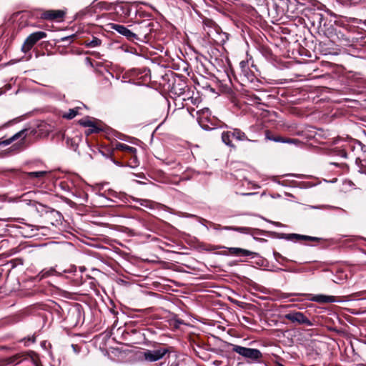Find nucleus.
<instances>
[{
    "label": "nucleus",
    "instance_id": "1",
    "mask_svg": "<svg viewBox=\"0 0 366 366\" xmlns=\"http://www.w3.org/2000/svg\"><path fill=\"white\" fill-rule=\"evenodd\" d=\"M232 351L239 354L248 362H258L262 357V354L258 349L249 348L237 345L231 344Z\"/></svg>",
    "mask_w": 366,
    "mask_h": 366
},
{
    "label": "nucleus",
    "instance_id": "2",
    "mask_svg": "<svg viewBox=\"0 0 366 366\" xmlns=\"http://www.w3.org/2000/svg\"><path fill=\"white\" fill-rule=\"evenodd\" d=\"M46 37V34L44 31H36L31 34L24 41L21 51L24 53L28 52L31 49L33 46L39 40Z\"/></svg>",
    "mask_w": 366,
    "mask_h": 366
},
{
    "label": "nucleus",
    "instance_id": "3",
    "mask_svg": "<svg viewBox=\"0 0 366 366\" xmlns=\"http://www.w3.org/2000/svg\"><path fill=\"white\" fill-rule=\"evenodd\" d=\"M168 352L169 350L166 347L153 350H147L142 353V357L145 361L153 362L161 360Z\"/></svg>",
    "mask_w": 366,
    "mask_h": 366
},
{
    "label": "nucleus",
    "instance_id": "4",
    "mask_svg": "<svg viewBox=\"0 0 366 366\" xmlns=\"http://www.w3.org/2000/svg\"><path fill=\"white\" fill-rule=\"evenodd\" d=\"M27 129H22L19 131V132L13 135L11 137L1 141L0 142V145L6 146L16 140H19V142L15 144L13 147H14L16 149H21L24 144V141L27 136Z\"/></svg>",
    "mask_w": 366,
    "mask_h": 366
},
{
    "label": "nucleus",
    "instance_id": "5",
    "mask_svg": "<svg viewBox=\"0 0 366 366\" xmlns=\"http://www.w3.org/2000/svg\"><path fill=\"white\" fill-rule=\"evenodd\" d=\"M305 295L307 297V299L308 300L315 302L319 304H327L339 302L337 297L332 295L310 294H305Z\"/></svg>",
    "mask_w": 366,
    "mask_h": 366
},
{
    "label": "nucleus",
    "instance_id": "6",
    "mask_svg": "<svg viewBox=\"0 0 366 366\" xmlns=\"http://www.w3.org/2000/svg\"><path fill=\"white\" fill-rule=\"evenodd\" d=\"M66 12L63 10H46L41 14V19L50 21H61Z\"/></svg>",
    "mask_w": 366,
    "mask_h": 366
},
{
    "label": "nucleus",
    "instance_id": "7",
    "mask_svg": "<svg viewBox=\"0 0 366 366\" xmlns=\"http://www.w3.org/2000/svg\"><path fill=\"white\" fill-rule=\"evenodd\" d=\"M285 318L292 322H297L299 324L306 325L307 326H312V322L304 315L303 313L300 312H292L287 314Z\"/></svg>",
    "mask_w": 366,
    "mask_h": 366
},
{
    "label": "nucleus",
    "instance_id": "8",
    "mask_svg": "<svg viewBox=\"0 0 366 366\" xmlns=\"http://www.w3.org/2000/svg\"><path fill=\"white\" fill-rule=\"evenodd\" d=\"M110 28L117 31L119 34L126 36L129 40H133L137 38V35L134 33L123 25L111 24Z\"/></svg>",
    "mask_w": 366,
    "mask_h": 366
},
{
    "label": "nucleus",
    "instance_id": "9",
    "mask_svg": "<svg viewBox=\"0 0 366 366\" xmlns=\"http://www.w3.org/2000/svg\"><path fill=\"white\" fill-rule=\"evenodd\" d=\"M115 149L119 150V151H123L124 152L131 154L132 155V158L134 159V161L136 162V160H137V156H136L137 149L135 147H130L124 143L117 142L115 144Z\"/></svg>",
    "mask_w": 366,
    "mask_h": 366
},
{
    "label": "nucleus",
    "instance_id": "10",
    "mask_svg": "<svg viewBox=\"0 0 366 366\" xmlns=\"http://www.w3.org/2000/svg\"><path fill=\"white\" fill-rule=\"evenodd\" d=\"M197 120L202 127H204V122L209 120L211 112L208 108L202 109L197 112Z\"/></svg>",
    "mask_w": 366,
    "mask_h": 366
},
{
    "label": "nucleus",
    "instance_id": "11",
    "mask_svg": "<svg viewBox=\"0 0 366 366\" xmlns=\"http://www.w3.org/2000/svg\"><path fill=\"white\" fill-rule=\"evenodd\" d=\"M229 252L230 254L235 255V256H243V257H247L251 256L254 254V253L244 249L242 248H237V247H229Z\"/></svg>",
    "mask_w": 366,
    "mask_h": 366
},
{
    "label": "nucleus",
    "instance_id": "12",
    "mask_svg": "<svg viewBox=\"0 0 366 366\" xmlns=\"http://www.w3.org/2000/svg\"><path fill=\"white\" fill-rule=\"evenodd\" d=\"M241 71L243 75L249 80L252 81L254 78L253 73L250 71L248 67V63L244 61H242L239 64Z\"/></svg>",
    "mask_w": 366,
    "mask_h": 366
},
{
    "label": "nucleus",
    "instance_id": "13",
    "mask_svg": "<svg viewBox=\"0 0 366 366\" xmlns=\"http://www.w3.org/2000/svg\"><path fill=\"white\" fill-rule=\"evenodd\" d=\"M342 144L340 147H337L334 149V153L335 155L340 156L343 158L347 157V148L348 146V143L345 141L340 140Z\"/></svg>",
    "mask_w": 366,
    "mask_h": 366
},
{
    "label": "nucleus",
    "instance_id": "14",
    "mask_svg": "<svg viewBox=\"0 0 366 366\" xmlns=\"http://www.w3.org/2000/svg\"><path fill=\"white\" fill-rule=\"evenodd\" d=\"M232 137V131L223 132L222 134V142L227 146L232 147V148H235V146L234 145V144L232 142V139H231Z\"/></svg>",
    "mask_w": 366,
    "mask_h": 366
},
{
    "label": "nucleus",
    "instance_id": "15",
    "mask_svg": "<svg viewBox=\"0 0 366 366\" xmlns=\"http://www.w3.org/2000/svg\"><path fill=\"white\" fill-rule=\"evenodd\" d=\"M232 137L239 141H249L244 132L239 129H233L232 130Z\"/></svg>",
    "mask_w": 366,
    "mask_h": 366
},
{
    "label": "nucleus",
    "instance_id": "16",
    "mask_svg": "<svg viewBox=\"0 0 366 366\" xmlns=\"http://www.w3.org/2000/svg\"><path fill=\"white\" fill-rule=\"evenodd\" d=\"M80 107H75L74 109H69L68 112L64 113L62 117L67 119H71L79 114V111Z\"/></svg>",
    "mask_w": 366,
    "mask_h": 366
},
{
    "label": "nucleus",
    "instance_id": "17",
    "mask_svg": "<svg viewBox=\"0 0 366 366\" xmlns=\"http://www.w3.org/2000/svg\"><path fill=\"white\" fill-rule=\"evenodd\" d=\"M133 201H134L136 202H139L140 204V205L144 206L147 208H149V209H153V208H154V206H155V203L149 199L134 198Z\"/></svg>",
    "mask_w": 366,
    "mask_h": 366
},
{
    "label": "nucleus",
    "instance_id": "18",
    "mask_svg": "<svg viewBox=\"0 0 366 366\" xmlns=\"http://www.w3.org/2000/svg\"><path fill=\"white\" fill-rule=\"evenodd\" d=\"M291 239H294L295 240H312V241H316V240H318V238L317 237H310V236H306V235H301V234H292L291 235Z\"/></svg>",
    "mask_w": 366,
    "mask_h": 366
},
{
    "label": "nucleus",
    "instance_id": "19",
    "mask_svg": "<svg viewBox=\"0 0 366 366\" xmlns=\"http://www.w3.org/2000/svg\"><path fill=\"white\" fill-rule=\"evenodd\" d=\"M79 124L84 127H93L94 124H95L94 121L89 117H84L79 121Z\"/></svg>",
    "mask_w": 366,
    "mask_h": 366
},
{
    "label": "nucleus",
    "instance_id": "20",
    "mask_svg": "<svg viewBox=\"0 0 366 366\" xmlns=\"http://www.w3.org/2000/svg\"><path fill=\"white\" fill-rule=\"evenodd\" d=\"M56 272L55 269L54 268H50L49 269H43L39 274V277L40 279H43L45 277H47L49 276L54 274Z\"/></svg>",
    "mask_w": 366,
    "mask_h": 366
},
{
    "label": "nucleus",
    "instance_id": "21",
    "mask_svg": "<svg viewBox=\"0 0 366 366\" xmlns=\"http://www.w3.org/2000/svg\"><path fill=\"white\" fill-rule=\"evenodd\" d=\"M224 229L226 230H233L239 232L247 233L249 231V228L248 227H224Z\"/></svg>",
    "mask_w": 366,
    "mask_h": 366
},
{
    "label": "nucleus",
    "instance_id": "22",
    "mask_svg": "<svg viewBox=\"0 0 366 366\" xmlns=\"http://www.w3.org/2000/svg\"><path fill=\"white\" fill-rule=\"evenodd\" d=\"M46 174V172L39 171V172H31L27 174L29 178H42Z\"/></svg>",
    "mask_w": 366,
    "mask_h": 366
},
{
    "label": "nucleus",
    "instance_id": "23",
    "mask_svg": "<svg viewBox=\"0 0 366 366\" xmlns=\"http://www.w3.org/2000/svg\"><path fill=\"white\" fill-rule=\"evenodd\" d=\"M101 129L95 124L93 127H89L87 130L85 131V134L89 136L93 133H98Z\"/></svg>",
    "mask_w": 366,
    "mask_h": 366
},
{
    "label": "nucleus",
    "instance_id": "24",
    "mask_svg": "<svg viewBox=\"0 0 366 366\" xmlns=\"http://www.w3.org/2000/svg\"><path fill=\"white\" fill-rule=\"evenodd\" d=\"M20 358L21 356L19 355H16L9 357L7 360V362L9 364H18L21 361Z\"/></svg>",
    "mask_w": 366,
    "mask_h": 366
},
{
    "label": "nucleus",
    "instance_id": "25",
    "mask_svg": "<svg viewBox=\"0 0 366 366\" xmlns=\"http://www.w3.org/2000/svg\"><path fill=\"white\" fill-rule=\"evenodd\" d=\"M282 143H287V144H294L297 145L300 143V141L297 139H291V138H284L283 137V142Z\"/></svg>",
    "mask_w": 366,
    "mask_h": 366
},
{
    "label": "nucleus",
    "instance_id": "26",
    "mask_svg": "<svg viewBox=\"0 0 366 366\" xmlns=\"http://www.w3.org/2000/svg\"><path fill=\"white\" fill-rule=\"evenodd\" d=\"M267 138L271 141L275 142H283V137L280 136H269L268 134H267Z\"/></svg>",
    "mask_w": 366,
    "mask_h": 366
},
{
    "label": "nucleus",
    "instance_id": "27",
    "mask_svg": "<svg viewBox=\"0 0 366 366\" xmlns=\"http://www.w3.org/2000/svg\"><path fill=\"white\" fill-rule=\"evenodd\" d=\"M100 43L101 41L99 39L94 37L89 43L87 44V45L91 47H95L99 46Z\"/></svg>",
    "mask_w": 366,
    "mask_h": 366
},
{
    "label": "nucleus",
    "instance_id": "28",
    "mask_svg": "<svg viewBox=\"0 0 366 366\" xmlns=\"http://www.w3.org/2000/svg\"><path fill=\"white\" fill-rule=\"evenodd\" d=\"M358 161H360L361 164L363 165L362 162H366V154H363L362 156H360V157H357L356 162H357Z\"/></svg>",
    "mask_w": 366,
    "mask_h": 366
},
{
    "label": "nucleus",
    "instance_id": "29",
    "mask_svg": "<svg viewBox=\"0 0 366 366\" xmlns=\"http://www.w3.org/2000/svg\"><path fill=\"white\" fill-rule=\"evenodd\" d=\"M244 195H254L255 194V193L254 192H250V193H246V194H243Z\"/></svg>",
    "mask_w": 366,
    "mask_h": 366
},
{
    "label": "nucleus",
    "instance_id": "30",
    "mask_svg": "<svg viewBox=\"0 0 366 366\" xmlns=\"http://www.w3.org/2000/svg\"><path fill=\"white\" fill-rule=\"evenodd\" d=\"M353 314L358 315L360 312H353Z\"/></svg>",
    "mask_w": 366,
    "mask_h": 366
}]
</instances>
